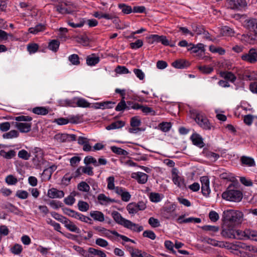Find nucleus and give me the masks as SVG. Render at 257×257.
I'll return each instance as SVG.
<instances>
[{"label":"nucleus","mask_w":257,"mask_h":257,"mask_svg":"<svg viewBox=\"0 0 257 257\" xmlns=\"http://www.w3.org/2000/svg\"><path fill=\"white\" fill-rule=\"evenodd\" d=\"M243 214L238 210L228 209L224 210L222 213V224L236 225L241 223Z\"/></svg>","instance_id":"obj_1"},{"label":"nucleus","mask_w":257,"mask_h":257,"mask_svg":"<svg viewBox=\"0 0 257 257\" xmlns=\"http://www.w3.org/2000/svg\"><path fill=\"white\" fill-rule=\"evenodd\" d=\"M234 187L232 184L229 185L227 190L222 194V198L229 201H240L243 197L242 193L239 190L234 189Z\"/></svg>","instance_id":"obj_2"},{"label":"nucleus","mask_w":257,"mask_h":257,"mask_svg":"<svg viewBox=\"0 0 257 257\" xmlns=\"http://www.w3.org/2000/svg\"><path fill=\"white\" fill-rule=\"evenodd\" d=\"M234 237L233 239H251L257 241V231L250 229H245L244 231L235 230Z\"/></svg>","instance_id":"obj_3"},{"label":"nucleus","mask_w":257,"mask_h":257,"mask_svg":"<svg viewBox=\"0 0 257 257\" xmlns=\"http://www.w3.org/2000/svg\"><path fill=\"white\" fill-rule=\"evenodd\" d=\"M111 215L114 221L117 223L120 224L128 229H134L133 227L138 226L137 224L133 223L130 220L123 218L121 214L116 211H113L111 213Z\"/></svg>","instance_id":"obj_4"},{"label":"nucleus","mask_w":257,"mask_h":257,"mask_svg":"<svg viewBox=\"0 0 257 257\" xmlns=\"http://www.w3.org/2000/svg\"><path fill=\"white\" fill-rule=\"evenodd\" d=\"M195 114L196 116L194 119L200 127L206 130L211 129V125L207 118L203 114L195 112Z\"/></svg>","instance_id":"obj_5"},{"label":"nucleus","mask_w":257,"mask_h":257,"mask_svg":"<svg viewBox=\"0 0 257 257\" xmlns=\"http://www.w3.org/2000/svg\"><path fill=\"white\" fill-rule=\"evenodd\" d=\"M242 60L251 64L257 62V48H251L247 53H245L241 56Z\"/></svg>","instance_id":"obj_6"},{"label":"nucleus","mask_w":257,"mask_h":257,"mask_svg":"<svg viewBox=\"0 0 257 257\" xmlns=\"http://www.w3.org/2000/svg\"><path fill=\"white\" fill-rule=\"evenodd\" d=\"M234 226L233 225L222 224L221 235L225 238L233 239V237H234Z\"/></svg>","instance_id":"obj_7"},{"label":"nucleus","mask_w":257,"mask_h":257,"mask_svg":"<svg viewBox=\"0 0 257 257\" xmlns=\"http://www.w3.org/2000/svg\"><path fill=\"white\" fill-rule=\"evenodd\" d=\"M133 107L134 109H141L145 115L151 114V115H155L156 113V111L152 107H149L146 105H144L141 104H137Z\"/></svg>","instance_id":"obj_8"},{"label":"nucleus","mask_w":257,"mask_h":257,"mask_svg":"<svg viewBox=\"0 0 257 257\" xmlns=\"http://www.w3.org/2000/svg\"><path fill=\"white\" fill-rule=\"evenodd\" d=\"M191 65V62L185 59H177L172 63V65L177 69L186 68Z\"/></svg>","instance_id":"obj_9"},{"label":"nucleus","mask_w":257,"mask_h":257,"mask_svg":"<svg viewBox=\"0 0 257 257\" xmlns=\"http://www.w3.org/2000/svg\"><path fill=\"white\" fill-rule=\"evenodd\" d=\"M14 123V122H13ZM15 126L21 133H28L31 131L32 127V123L31 122H15Z\"/></svg>","instance_id":"obj_10"},{"label":"nucleus","mask_w":257,"mask_h":257,"mask_svg":"<svg viewBox=\"0 0 257 257\" xmlns=\"http://www.w3.org/2000/svg\"><path fill=\"white\" fill-rule=\"evenodd\" d=\"M132 178L136 179L140 184H145L147 182L148 175L142 172L133 173Z\"/></svg>","instance_id":"obj_11"},{"label":"nucleus","mask_w":257,"mask_h":257,"mask_svg":"<svg viewBox=\"0 0 257 257\" xmlns=\"http://www.w3.org/2000/svg\"><path fill=\"white\" fill-rule=\"evenodd\" d=\"M48 196L50 198H61L64 197V192L63 191L59 190L56 188H52L48 190Z\"/></svg>","instance_id":"obj_12"},{"label":"nucleus","mask_w":257,"mask_h":257,"mask_svg":"<svg viewBox=\"0 0 257 257\" xmlns=\"http://www.w3.org/2000/svg\"><path fill=\"white\" fill-rule=\"evenodd\" d=\"M244 27L250 31H255L257 29V20L250 19L244 21Z\"/></svg>","instance_id":"obj_13"},{"label":"nucleus","mask_w":257,"mask_h":257,"mask_svg":"<svg viewBox=\"0 0 257 257\" xmlns=\"http://www.w3.org/2000/svg\"><path fill=\"white\" fill-rule=\"evenodd\" d=\"M201 228L204 231L208 232L211 235H215L216 233L218 232L220 229L218 226L208 225H204L201 227Z\"/></svg>","instance_id":"obj_14"},{"label":"nucleus","mask_w":257,"mask_h":257,"mask_svg":"<svg viewBox=\"0 0 257 257\" xmlns=\"http://www.w3.org/2000/svg\"><path fill=\"white\" fill-rule=\"evenodd\" d=\"M219 74L221 77L231 82H234L236 79V76L231 72L227 71H220Z\"/></svg>","instance_id":"obj_15"},{"label":"nucleus","mask_w":257,"mask_h":257,"mask_svg":"<svg viewBox=\"0 0 257 257\" xmlns=\"http://www.w3.org/2000/svg\"><path fill=\"white\" fill-rule=\"evenodd\" d=\"M177 169L175 168L173 169L172 173V179L174 184L177 185L178 187H181L184 185V182L182 181L181 178L178 176L176 173Z\"/></svg>","instance_id":"obj_16"},{"label":"nucleus","mask_w":257,"mask_h":257,"mask_svg":"<svg viewBox=\"0 0 257 257\" xmlns=\"http://www.w3.org/2000/svg\"><path fill=\"white\" fill-rule=\"evenodd\" d=\"M56 11L62 14H72L74 12L71 7L65 8L62 3L56 6Z\"/></svg>","instance_id":"obj_17"},{"label":"nucleus","mask_w":257,"mask_h":257,"mask_svg":"<svg viewBox=\"0 0 257 257\" xmlns=\"http://www.w3.org/2000/svg\"><path fill=\"white\" fill-rule=\"evenodd\" d=\"M90 215L95 220L103 222L104 220V216L103 213L99 211H92L90 212Z\"/></svg>","instance_id":"obj_18"},{"label":"nucleus","mask_w":257,"mask_h":257,"mask_svg":"<svg viewBox=\"0 0 257 257\" xmlns=\"http://www.w3.org/2000/svg\"><path fill=\"white\" fill-rule=\"evenodd\" d=\"M46 29L45 25L42 24H39L37 25L35 27L30 28L28 30V32L30 33L36 34L40 32L44 31Z\"/></svg>","instance_id":"obj_19"},{"label":"nucleus","mask_w":257,"mask_h":257,"mask_svg":"<svg viewBox=\"0 0 257 257\" xmlns=\"http://www.w3.org/2000/svg\"><path fill=\"white\" fill-rule=\"evenodd\" d=\"M194 145L200 148L204 147L205 146L203 138L197 133H194Z\"/></svg>","instance_id":"obj_20"},{"label":"nucleus","mask_w":257,"mask_h":257,"mask_svg":"<svg viewBox=\"0 0 257 257\" xmlns=\"http://www.w3.org/2000/svg\"><path fill=\"white\" fill-rule=\"evenodd\" d=\"M125 125V122L122 120H117L111 123L106 127V130H110L112 129L119 128Z\"/></svg>","instance_id":"obj_21"},{"label":"nucleus","mask_w":257,"mask_h":257,"mask_svg":"<svg viewBox=\"0 0 257 257\" xmlns=\"http://www.w3.org/2000/svg\"><path fill=\"white\" fill-rule=\"evenodd\" d=\"M240 161L242 164L249 166L252 167L255 166V162L253 159L246 157V156H242L240 158Z\"/></svg>","instance_id":"obj_22"},{"label":"nucleus","mask_w":257,"mask_h":257,"mask_svg":"<svg viewBox=\"0 0 257 257\" xmlns=\"http://www.w3.org/2000/svg\"><path fill=\"white\" fill-rule=\"evenodd\" d=\"M202 153L204 156L211 159L213 161H215L219 157L218 154L208 151L207 149H204Z\"/></svg>","instance_id":"obj_23"},{"label":"nucleus","mask_w":257,"mask_h":257,"mask_svg":"<svg viewBox=\"0 0 257 257\" xmlns=\"http://www.w3.org/2000/svg\"><path fill=\"white\" fill-rule=\"evenodd\" d=\"M199 51L198 57H200L205 54L204 45L202 43H198L196 45L194 44V53H197Z\"/></svg>","instance_id":"obj_24"},{"label":"nucleus","mask_w":257,"mask_h":257,"mask_svg":"<svg viewBox=\"0 0 257 257\" xmlns=\"http://www.w3.org/2000/svg\"><path fill=\"white\" fill-rule=\"evenodd\" d=\"M0 155L7 159H11L16 156V152L11 150L6 152L5 150H2L0 151Z\"/></svg>","instance_id":"obj_25"},{"label":"nucleus","mask_w":257,"mask_h":257,"mask_svg":"<svg viewBox=\"0 0 257 257\" xmlns=\"http://www.w3.org/2000/svg\"><path fill=\"white\" fill-rule=\"evenodd\" d=\"M32 111L38 115H46L48 113L49 110L45 107L38 106L34 107Z\"/></svg>","instance_id":"obj_26"},{"label":"nucleus","mask_w":257,"mask_h":257,"mask_svg":"<svg viewBox=\"0 0 257 257\" xmlns=\"http://www.w3.org/2000/svg\"><path fill=\"white\" fill-rule=\"evenodd\" d=\"M62 210L65 214L75 218H77L79 216H80V213L68 208H63Z\"/></svg>","instance_id":"obj_27"},{"label":"nucleus","mask_w":257,"mask_h":257,"mask_svg":"<svg viewBox=\"0 0 257 257\" xmlns=\"http://www.w3.org/2000/svg\"><path fill=\"white\" fill-rule=\"evenodd\" d=\"M60 45V42L58 40H51L48 45V48L54 52H56Z\"/></svg>","instance_id":"obj_28"},{"label":"nucleus","mask_w":257,"mask_h":257,"mask_svg":"<svg viewBox=\"0 0 257 257\" xmlns=\"http://www.w3.org/2000/svg\"><path fill=\"white\" fill-rule=\"evenodd\" d=\"M126 209L130 214L136 213L139 210H140L138 207L137 203L135 202L129 203L126 206Z\"/></svg>","instance_id":"obj_29"},{"label":"nucleus","mask_w":257,"mask_h":257,"mask_svg":"<svg viewBox=\"0 0 257 257\" xmlns=\"http://www.w3.org/2000/svg\"><path fill=\"white\" fill-rule=\"evenodd\" d=\"M110 149L113 153L118 155L126 156L128 154V153L126 151L116 146H111Z\"/></svg>","instance_id":"obj_30"},{"label":"nucleus","mask_w":257,"mask_h":257,"mask_svg":"<svg viewBox=\"0 0 257 257\" xmlns=\"http://www.w3.org/2000/svg\"><path fill=\"white\" fill-rule=\"evenodd\" d=\"M88 251L89 253L97 255L99 257H106V254L102 250H98L92 247H89Z\"/></svg>","instance_id":"obj_31"},{"label":"nucleus","mask_w":257,"mask_h":257,"mask_svg":"<svg viewBox=\"0 0 257 257\" xmlns=\"http://www.w3.org/2000/svg\"><path fill=\"white\" fill-rule=\"evenodd\" d=\"M118 7L121 10V12L124 14H129L133 12L132 7L124 4H119Z\"/></svg>","instance_id":"obj_32"},{"label":"nucleus","mask_w":257,"mask_h":257,"mask_svg":"<svg viewBox=\"0 0 257 257\" xmlns=\"http://www.w3.org/2000/svg\"><path fill=\"white\" fill-rule=\"evenodd\" d=\"M175 210V205L174 204H172L169 205V206H166L163 208V214L164 215L166 216L167 218H169L168 216L169 214H171Z\"/></svg>","instance_id":"obj_33"},{"label":"nucleus","mask_w":257,"mask_h":257,"mask_svg":"<svg viewBox=\"0 0 257 257\" xmlns=\"http://www.w3.org/2000/svg\"><path fill=\"white\" fill-rule=\"evenodd\" d=\"M99 61L98 57H91L88 56L86 58V63L89 66H93L97 64Z\"/></svg>","instance_id":"obj_34"},{"label":"nucleus","mask_w":257,"mask_h":257,"mask_svg":"<svg viewBox=\"0 0 257 257\" xmlns=\"http://www.w3.org/2000/svg\"><path fill=\"white\" fill-rule=\"evenodd\" d=\"M19 135V132L16 130H12L8 133L3 134V137L6 139H12L18 137Z\"/></svg>","instance_id":"obj_35"},{"label":"nucleus","mask_w":257,"mask_h":257,"mask_svg":"<svg viewBox=\"0 0 257 257\" xmlns=\"http://www.w3.org/2000/svg\"><path fill=\"white\" fill-rule=\"evenodd\" d=\"M141 124V119L139 116H135L131 118L130 124L133 127H139Z\"/></svg>","instance_id":"obj_36"},{"label":"nucleus","mask_w":257,"mask_h":257,"mask_svg":"<svg viewBox=\"0 0 257 257\" xmlns=\"http://www.w3.org/2000/svg\"><path fill=\"white\" fill-rule=\"evenodd\" d=\"M198 68L200 72L204 74H210L213 71L212 67H209L206 65L198 66Z\"/></svg>","instance_id":"obj_37"},{"label":"nucleus","mask_w":257,"mask_h":257,"mask_svg":"<svg viewBox=\"0 0 257 257\" xmlns=\"http://www.w3.org/2000/svg\"><path fill=\"white\" fill-rule=\"evenodd\" d=\"M84 162L86 165L92 163L95 167L99 166V164L97 162L96 160L92 156L86 157L84 160Z\"/></svg>","instance_id":"obj_38"},{"label":"nucleus","mask_w":257,"mask_h":257,"mask_svg":"<svg viewBox=\"0 0 257 257\" xmlns=\"http://www.w3.org/2000/svg\"><path fill=\"white\" fill-rule=\"evenodd\" d=\"M54 138L62 143L69 141V139H68V134H57L55 136Z\"/></svg>","instance_id":"obj_39"},{"label":"nucleus","mask_w":257,"mask_h":257,"mask_svg":"<svg viewBox=\"0 0 257 257\" xmlns=\"http://www.w3.org/2000/svg\"><path fill=\"white\" fill-rule=\"evenodd\" d=\"M77 188L81 191L86 192L89 191L90 187L85 182L82 181L78 184Z\"/></svg>","instance_id":"obj_40"},{"label":"nucleus","mask_w":257,"mask_h":257,"mask_svg":"<svg viewBox=\"0 0 257 257\" xmlns=\"http://www.w3.org/2000/svg\"><path fill=\"white\" fill-rule=\"evenodd\" d=\"M172 126L171 122H162L160 123L159 126L161 131L167 132L170 130Z\"/></svg>","instance_id":"obj_41"},{"label":"nucleus","mask_w":257,"mask_h":257,"mask_svg":"<svg viewBox=\"0 0 257 257\" xmlns=\"http://www.w3.org/2000/svg\"><path fill=\"white\" fill-rule=\"evenodd\" d=\"M78 207L81 211H87L89 209V205L86 202L79 201L78 203Z\"/></svg>","instance_id":"obj_42"},{"label":"nucleus","mask_w":257,"mask_h":257,"mask_svg":"<svg viewBox=\"0 0 257 257\" xmlns=\"http://www.w3.org/2000/svg\"><path fill=\"white\" fill-rule=\"evenodd\" d=\"M209 50L212 53H218L220 55H224L225 51L224 49L221 47H215L213 45H210L209 46Z\"/></svg>","instance_id":"obj_43"},{"label":"nucleus","mask_w":257,"mask_h":257,"mask_svg":"<svg viewBox=\"0 0 257 257\" xmlns=\"http://www.w3.org/2000/svg\"><path fill=\"white\" fill-rule=\"evenodd\" d=\"M23 250V248L21 245L16 243L11 248V252L14 254H20Z\"/></svg>","instance_id":"obj_44"},{"label":"nucleus","mask_w":257,"mask_h":257,"mask_svg":"<svg viewBox=\"0 0 257 257\" xmlns=\"http://www.w3.org/2000/svg\"><path fill=\"white\" fill-rule=\"evenodd\" d=\"M115 104V102L110 101H108L100 103H96V105H98V106H96V108H104L105 107H106L107 108H111L112 107V106L109 105V104Z\"/></svg>","instance_id":"obj_45"},{"label":"nucleus","mask_w":257,"mask_h":257,"mask_svg":"<svg viewBox=\"0 0 257 257\" xmlns=\"http://www.w3.org/2000/svg\"><path fill=\"white\" fill-rule=\"evenodd\" d=\"M68 59L73 65H78L80 63L79 57L77 54H72L70 55Z\"/></svg>","instance_id":"obj_46"},{"label":"nucleus","mask_w":257,"mask_h":257,"mask_svg":"<svg viewBox=\"0 0 257 257\" xmlns=\"http://www.w3.org/2000/svg\"><path fill=\"white\" fill-rule=\"evenodd\" d=\"M126 102L124 100V99H121L120 102L118 103L117 106H116L115 109L116 111H123L125 109H126Z\"/></svg>","instance_id":"obj_47"},{"label":"nucleus","mask_w":257,"mask_h":257,"mask_svg":"<svg viewBox=\"0 0 257 257\" xmlns=\"http://www.w3.org/2000/svg\"><path fill=\"white\" fill-rule=\"evenodd\" d=\"M18 156L20 158L25 160H28L29 159L31 154L30 153H28L25 150H22L19 152Z\"/></svg>","instance_id":"obj_48"},{"label":"nucleus","mask_w":257,"mask_h":257,"mask_svg":"<svg viewBox=\"0 0 257 257\" xmlns=\"http://www.w3.org/2000/svg\"><path fill=\"white\" fill-rule=\"evenodd\" d=\"M69 173H66L61 180V184L65 186H68L70 184V181L71 179L73 178V176L72 175L70 176H69Z\"/></svg>","instance_id":"obj_49"},{"label":"nucleus","mask_w":257,"mask_h":257,"mask_svg":"<svg viewBox=\"0 0 257 257\" xmlns=\"http://www.w3.org/2000/svg\"><path fill=\"white\" fill-rule=\"evenodd\" d=\"M6 182L9 185H15L18 182V179L12 175H9L6 178Z\"/></svg>","instance_id":"obj_50"},{"label":"nucleus","mask_w":257,"mask_h":257,"mask_svg":"<svg viewBox=\"0 0 257 257\" xmlns=\"http://www.w3.org/2000/svg\"><path fill=\"white\" fill-rule=\"evenodd\" d=\"M208 217L210 220L213 222H216L219 218L218 214L216 211L213 210L209 213Z\"/></svg>","instance_id":"obj_51"},{"label":"nucleus","mask_w":257,"mask_h":257,"mask_svg":"<svg viewBox=\"0 0 257 257\" xmlns=\"http://www.w3.org/2000/svg\"><path fill=\"white\" fill-rule=\"evenodd\" d=\"M39 48V45L36 43L29 44L27 46V50L30 53H34L36 52Z\"/></svg>","instance_id":"obj_52"},{"label":"nucleus","mask_w":257,"mask_h":257,"mask_svg":"<svg viewBox=\"0 0 257 257\" xmlns=\"http://www.w3.org/2000/svg\"><path fill=\"white\" fill-rule=\"evenodd\" d=\"M130 47L133 49H136L141 48L143 45V41L142 40H137L135 42L131 43Z\"/></svg>","instance_id":"obj_53"},{"label":"nucleus","mask_w":257,"mask_h":257,"mask_svg":"<svg viewBox=\"0 0 257 257\" xmlns=\"http://www.w3.org/2000/svg\"><path fill=\"white\" fill-rule=\"evenodd\" d=\"M57 169V166L55 165H52L48 168L45 169L43 173V175L45 176L46 173L49 172V174L48 175V179L49 180L51 177L53 172Z\"/></svg>","instance_id":"obj_54"},{"label":"nucleus","mask_w":257,"mask_h":257,"mask_svg":"<svg viewBox=\"0 0 257 257\" xmlns=\"http://www.w3.org/2000/svg\"><path fill=\"white\" fill-rule=\"evenodd\" d=\"M77 105L78 107H89L90 104L86 100L83 98H79L77 101Z\"/></svg>","instance_id":"obj_55"},{"label":"nucleus","mask_w":257,"mask_h":257,"mask_svg":"<svg viewBox=\"0 0 257 257\" xmlns=\"http://www.w3.org/2000/svg\"><path fill=\"white\" fill-rule=\"evenodd\" d=\"M143 235L145 237H148L152 240L155 239L156 237V235L155 233L153 231L150 230H145L143 232Z\"/></svg>","instance_id":"obj_56"},{"label":"nucleus","mask_w":257,"mask_h":257,"mask_svg":"<svg viewBox=\"0 0 257 257\" xmlns=\"http://www.w3.org/2000/svg\"><path fill=\"white\" fill-rule=\"evenodd\" d=\"M222 33L224 35L231 36H233L234 32L231 28L228 26H224L222 29Z\"/></svg>","instance_id":"obj_57"},{"label":"nucleus","mask_w":257,"mask_h":257,"mask_svg":"<svg viewBox=\"0 0 257 257\" xmlns=\"http://www.w3.org/2000/svg\"><path fill=\"white\" fill-rule=\"evenodd\" d=\"M16 196L20 199H25L28 198L29 193L26 191L18 190L16 193Z\"/></svg>","instance_id":"obj_58"},{"label":"nucleus","mask_w":257,"mask_h":257,"mask_svg":"<svg viewBox=\"0 0 257 257\" xmlns=\"http://www.w3.org/2000/svg\"><path fill=\"white\" fill-rule=\"evenodd\" d=\"M150 199L152 202H158L161 200L160 194L158 193H151L150 195Z\"/></svg>","instance_id":"obj_59"},{"label":"nucleus","mask_w":257,"mask_h":257,"mask_svg":"<svg viewBox=\"0 0 257 257\" xmlns=\"http://www.w3.org/2000/svg\"><path fill=\"white\" fill-rule=\"evenodd\" d=\"M66 228L71 231L79 233L80 229L72 221H70L69 224L66 225Z\"/></svg>","instance_id":"obj_60"},{"label":"nucleus","mask_w":257,"mask_h":257,"mask_svg":"<svg viewBox=\"0 0 257 257\" xmlns=\"http://www.w3.org/2000/svg\"><path fill=\"white\" fill-rule=\"evenodd\" d=\"M148 222L149 224L153 227H159L160 225V223L158 219L153 217L149 218Z\"/></svg>","instance_id":"obj_61"},{"label":"nucleus","mask_w":257,"mask_h":257,"mask_svg":"<svg viewBox=\"0 0 257 257\" xmlns=\"http://www.w3.org/2000/svg\"><path fill=\"white\" fill-rule=\"evenodd\" d=\"M253 116L251 114L245 115L243 118V122L247 125H250L253 121Z\"/></svg>","instance_id":"obj_62"},{"label":"nucleus","mask_w":257,"mask_h":257,"mask_svg":"<svg viewBox=\"0 0 257 257\" xmlns=\"http://www.w3.org/2000/svg\"><path fill=\"white\" fill-rule=\"evenodd\" d=\"M115 71L119 74H127L130 72L127 68L125 66H117L115 69Z\"/></svg>","instance_id":"obj_63"},{"label":"nucleus","mask_w":257,"mask_h":257,"mask_svg":"<svg viewBox=\"0 0 257 257\" xmlns=\"http://www.w3.org/2000/svg\"><path fill=\"white\" fill-rule=\"evenodd\" d=\"M165 246L166 248L170 250L173 253L176 254V252L174 249V244L170 240H166L165 242Z\"/></svg>","instance_id":"obj_64"}]
</instances>
